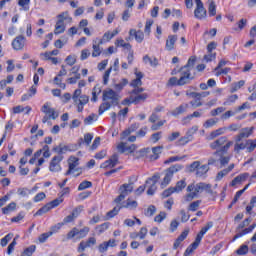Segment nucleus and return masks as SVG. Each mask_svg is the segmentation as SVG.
<instances>
[{
	"mask_svg": "<svg viewBox=\"0 0 256 256\" xmlns=\"http://www.w3.org/2000/svg\"><path fill=\"white\" fill-rule=\"evenodd\" d=\"M129 33L131 36L134 35L137 43H143V39H145V34H143V31L141 30L136 31L135 29H131Z\"/></svg>",
	"mask_w": 256,
	"mask_h": 256,
	"instance_id": "28",
	"label": "nucleus"
},
{
	"mask_svg": "<svg viewBox=\"0 0 256 256\" xmlns=\"http://www.w3.org/2000/svg\"><path fill=\"white\" fill-rule=\"evenodd\" d=\"M61 161H63V155L54 156L50 161L49 171L59 173L61 171Z\"/></svg>",
	"mask_w": 256,
	"mask_h": 256,
	"instance_id": "8",
	"label": "nucleus"
},
{
	"mask_svg": "<svg viewBox=\"0 0 256 256\" xmlns=\"http://www.w3.org/2000/svg\"><path fill=\"white\" fill-rule=\"evenodd\" d=\"M246 143L247 145H249V147H247V152L253 153V151H255V148H256V139L254 140L248 139L246 140Z\"/></svg>",
	"mask_w": 256,
	"mask_h": 256,
	"instance_id": "45",
	"label": "nucleus"
},
{
	"mask_svg": "<svg viewBox=\"0 0 256 256\" xmlns=\"http://www.w3.org/2000/svg\"><path fill=\"white\" fill-rule=\"evenodd\" d=\"M99 95H101V87L95 86L92 90V98L91 101L93 103H97V97H99Z\"/></svg>",
	"mask_w": 256,
	"mask_h": 256,
	"instance_id": "38",
	"label": "nucleus"
},
{
	"mask_svg": "<svg viewBox=\"0 0 256 256\" xmlns=\"http://www.w3.org/2000/svg\"><path fill=\"white\" fill-rule=\"evenodd\" d=\"M91 141H93V134L86 133L84 135V139L80 138L78 140V145H79V147H81L83 145V143H85V145H87V147H89V145H91Z\"/></svg>",
	"mask_w": 256,
	"mask_h": 256,
	"instance_id": "30",
	"label": "nucleus"
},
{
	"mask_svg": "<svg viewBox=\"0 0 256 256\" xmlns=\"http://www.w3.org/2000/svg\"><path fill=\"white\" fill-rule=\"evenodd\" d=\"M248 178H249V173L240 174L232 180V182L230 183V186L235 187V185H239L243 183V181H247Z\"/></svg>",
	"mask_w": 256,
	"mask_h": 256,
	"instance_id": "21",
	"label": "nucleus"
},
{
	"mask_svg": "<svg viewBox=\"0 0 256 256\" xmlns=\"http://www.w3.org/2000/svg\"><path fill=\"white\" fill-rule=\"evenodd\" d=\"M167 218V213L165 212H160L157 216H155L154 221L156 223H162L163 220Z\"/></svg>",
	"mask_w": 256,
	"mask_h": 256,
	"instance_id": "59",
	"label": "nucleus"
},
{
	"mask_svg": "<svg viewBox=\"0 0 256 256\" xmlns=\"http://www.w3.org/2000/svg\"><path fill=\"white\" fill-rule=\"evenodd\" d=\"M256 227V223H253L252 225H250L248 228L243 229L241 232L237 233L234 237H233V241H237V239H239L240 237H243L244 235H247L249 233L253 232V229H255Z\"/></svg>",
	"mask_w": 256,
	"mask_h": 256,
	"instance_id": "24",
	"label": "nucleus"
},
{
	"mask_svg": "<svg viewBox=\"0 0 256 256\" xmlns=\"http://www.w3.org/2000/svg\"><path fill=\"white\" fill-rule=\"evenodd\" d=\"M115 35H119V30H114L112 33L111 32H105L103 35V40L105 41H111Z\"/></svg>",
	"mask_w": 256,
	"mask_h": 256,
	"instance_id": "42",
	"label": "nucleus"
},
{
	"mask_svg": "<svg viewBox=\"0 0 256 256\" xmlns=\"http://www.w3.org/2000/svg\"><path fill=\"white\" fill-rule=\"evenodd\" d=\"M36 249H37V246L31 245L28 248L24 249V251L21 253V256H31L35 253Z\"/></svg>",
	"mask_w": 256,
	"mask_h": 256,
	"instance_id": "41",
	"label": "nucleus"
},
{
	"mask_svg": "<svg viewBox=\"0 0 256 256\" xmlns=\"http://www.w3.org/2000/svg\"><path fill=\"white\" fill-rule=\"evenodd\" d=\"M65 62L70 67H73V65H75V63H77V58H75V56L69 55V56L66 57Z\"/></svg>",
	"mask_w": 256,
	"mask_h": 256,
	"instance_id": "62",
	"label": "nucleus"
},
{
	"mask_svg": "<svg viewBox=\"0 0 256 256\" xmlns=\"http://www.w3.org/2000/svg\"><path fill=\"white\" fill-rule=\"evenodd\" d=\"M102 101L104 102L99 106V115H102L105 111H109L111 107H117L119 101H121V96L115 90L107 88L102 92Z\"/></svg>",
	"mask_w": 256,
	"mask_h": 256,
	"instance_id": "1",
	"label": "nucleus"
},
{
	"mask_svg": "<svg viewBox=\"0 0 256 256\" xmlns=\"http://www.w3.org/2000/svg\"><path fill=\"white\" fill-rule=\"evenodd\" d=\"M42 113H45V115L49 116L50 119H57L59 117V113H57L53 108H51L49 102H46L42 108H41Z\"/></svg>",
	"mask_w": 256,
	"mask_h": 256,
	"instance_id": "13",
	"label": "nucleus"
},
{
	"mask_svg": "<svg viewBox=\"0 0 256 256\" xmlns=\"http://www.w3.org/2000/svg\"><path fill=\"white\" fill-rule=\"evenodd\" d=\"M25 36L20 35L17 36L13 41H12V47L15 49V51H21L23 47H25Z\"/></svg>",
	"mask_w": 256,
	"mask_h": 256,
	"instance_id": "16",
	"label": "nucleus"
},
{
	"mask_svg": "<svg viewBox=\"0 0 256 256\" xmlns=\"http://www.w3.org/2000/svg\"><path fill=\"white\" fill-rule=\"evenodd\" d=\"M233 169H235V164H230L228 168L223 169L220 172H218V174L216 176V181H221V179H223V177H225L226 175H229V173H231V171H233Z\"/></svg>",
	"mask_w": 256,
	"mask_h": 256,
	"instance_id": "25",
	"label": "nucleus"
},
{
	"mask_svg": "<svg viewBox=\"0 0 256 256\" xmlns=\"http://www.w3.org/2000/svg\"><path fill=\"white\" fill-rule=\"evenodd\" d=\"M163 151V146H157L152 148V153L154 155V159H159V155H161V152Z\"/></svg>",
	"mask_w": 256,
	"mask_h": 256,
	"instance_id": "58",
	"label": "nucleus"
},
{
	"mask_svg": "<svg viewBox=\"0 0 256 256\" xmlns=\"http://www.w3.org/2000/svg\"><path fill=\"white\" fill-rule=\"evenodd\" d=\"M181 169H183V165H181V164H174V165L170 166L166 170L165 177L163 178V181L161 182V188L165 189V187H167V185H169V183H171V179H173V176L175 175V173H179V171H181Z\"/></svg>",
	"mask_w": 256,
	"mask_h": 256,
	"instance_id": "5",
	"label": "nucleus"
},
{
	"mask_svg": "<svg viewBox=\"0 0 256 256\" xmlns=\"http://www.w3.org/2000/svg\"><path fill=\"white\" fill-rule=\"evenodd\" d=\"M192 138L189 137L187 134L184 137H181L177 142L176 145L178 146H183V145H187V143H189V141H191Z\"/></svg>",
	"mask_w": 256,
	"mask_h": 256,
	"instance_id": "51",
	"label": "nucleus"
},
{
	"mask_svg": "<svg viewBox=\"0 0 256 256\" xmlns=\"http://www.w3.org/2000/svg\"><path fill=\"white\" fill-rule=\"evenodd\" d=\"M77 233H79V229L77 227H74L71 229V231L67 234V239H73L74 237H77Z\"/></svg>",
	"mask_w": 256,
	"mask_h": 256,
	"instance_id": "64",
	"label": "nucleus"
},
{
	"mask_svg": "<svg viewBox=\"0 0 256 256\" xmlns=\"http://www.w3.org/2000/svg\"><path fill=\"white\" fill-rule=\"evenodd\" d=\"M119 191L127 197V195L133 193V183L121 185Z\"/></svg>",
	"mask_w": 256,
	"mask_h": 256,
	"instance_id": "29",
	"label": "nucleus"
},
{
	"mask_svg": "<svg viewBox=\"0 0 256 256\" xmlns=\"http://www.w3.org/2000/svg\"><path fill=\"white\" fill-rule=\"evenodd\" d=\"M186 187H187V182L184 178L176 183L174 190L176 191V193H181V191H183Z\"/></svg>",
	"mask_w": 256,
	"mask_h": 256,
	"instance_id": "32",
	"label": "nucleus"
},
{
	"mask_svg": "<svg viewBox=\"0 0 256 256\" xmlns=\"http://www.w3.org/2000/svg\"><path fill=\"white\" fill-rule=\"evenodd\" d=\"M29 3L31 0H19L18 5L23 8L24 11H29Z\"/></svg>",
	"mask_w": 256,
	"mask_h": 256,
	"instance_id": "57",
	"label": "nucleus"
},
{
	"mask_svg": "<svg viewBox=\"0 0 256 256\" xmlns=\"http://www.w3.org/2000/svg\"><path fill=\"white\" fill-rule=\"evenodd\" d=\"M82 91L80 88L76 89L72 95L74 105L77 107L78 113H83V109L87 103H89V96L81 95Z\"/></svg>",
	"mask_w": 256,
	"mask_h": 256,
	"instance_id": "3",
	"label": "nucleus"
},
{
	"mask_svg": "<svg viewBox=\"0 0 256 256\" xmlns=\"http://www.w3.org/2000/svg\"><path fill=\"white\" fill-rule=\"evenodd\" d=\"M117 151L121 154L123 153H135V151L137 150V145L135 144H131L130 146H127V142H120L117 145Z\"/></svg>",
	"mask_w": 256,
	"mask_h": 256,
	"instance_id": "10",
	"label": "nucleus"
},
{
	"mask_svg": "<svg viewBox=\"0 0 256 256\" xmlns=\"http://www.w3.org/2000/svg\"><path fill=\"white\" fill-rule=\"evenodd\" d=\"M159 179H161V176H159V174H154L152 177L146 180V185H157Z\"/></svg>",
	"mask_w": 256,
	"mask_h": 256,
	"instance_id": "43",
	"label": "nucleus"
},
{
	"mask_svg": "<svg viewBox=\"0 0 256 256\" xmlns=\"http://www.w3.org/2000/svg\"><path fill=\"white\" fill-rule=\"evenodd\" d=\"M223 111H225L224 107H218L216 109L211 110L210 115L211 117H217V115L223 113Z\"/></svg>",
	"mask_w": 256,
	"mask_h": 256,
	"instance_id": "63",
	"label": "nucleus"
},
{
	"mask_svg": "<svg viewBox=\"0 0 256 256\" xmlns=\"http://www.w3.org/2000/svg\"><path fill=\"white\" fill-rule=\"evenodd\" d=\"M68 165H69V168L65 173L66 176L73 175V171H75V169L79 167V158L75 156H71L68 160Z\"/></svg>",
	"mask_w": 256,
	"mask_h": 256,
	"instance_id": "15",
	"label": "nucleus"
},
{
	"mask_svg": "<svg viewBox=\"0 0 256 256\" xmlns=\"http://www.w3.org/2000/svg\"><path fill=\"white\" fill-rule=\"evenodd\" d=\"M147 97H149L147 93L138 94L136 96L130 95L131 103H134V105H139V103L145 102L147 100Z\"/></svg>",
	"mask_w": 256,
	"mask_h": 256,
	"instance_id": "19",
	"label": "nucleus"
},
{
	"mask_svg": "<svg viewBox=\"0 0 256 256\" xmlns=\"http://www.w3.org/2000/svg\"><path fill=\"white\" fill-rule=\"evenodd\" d=\"M172 193H177L174 187H169L168 189L162 192V197L167 199V197H171Z\"/></svg>",
	"mask_w": 256,
	"mask_h": 256,
	"instance_id": "53",
	"label": "nucleus"
},
{
	"mask_svg": "<svg viewBox=\"0 0 256 256\" xmlns=\"http://www.w3.org/2000/svg\"><path fill=\"white\" fill-rule=\"evenodd\" d=\"M254 129H255L254 127L242 128L240 130L239 134L235 136V138L238 139V141H243V139H249V137H251V135H253Z\"/></svg>",
	"mask_w": 256,
	"mask_h": 256,
	"instance_id": "14",
	"label": "nucleus"
},
{
	"mask_svg": "<svg viewBox=\"0 0 256 256\" xmlns=\"http://www.w3.org/2000/svg\"><path fill=\"white\" fill-rule=\"evenodd\" d=\"M208 13L210 17H215L217 15V5H215V1L209 0Z\"/></svg>",
	"mask_w": 256,
	"mask_h": 256,
	"instance_id": "35",
	"label": "nucleus"
},
{
	"mask_svg": "<svg viewBox=\"0 0 256 256\" xmlns=\"http://www.w3.org/2000/svg\"><path fill=\"white\" fill-rule=\"evenodd\" d=\"M167 86L168 87H175V86L179 87V79H177V77H171L167 82Z\"/></svg>",
	"mask_w": 256,
	"mask_h": 256,
	"instance_id": "60",
	"label": "nucleus"
},
{
	"mask_svg": "<svg viewBox=\"0 0 256 256\" xmlns=\"http://www.w3.org/2000/svg\"><path fill=\"white\" fill-rule=\"evenodd\" d=\"M53 151H55V153H58V155H63V153H67V151H69V147L59 145L54 147Z\"/></svg>",
	"mask_w": 256,
	"mask_h": 256,
	"instance_id": "49",
	"label": "nucleus"
},
{
	"mask_svg": "<svg viewBox=\"0 0 256 256\" xmlns=\"http://www.w3.org/2000/svg\"><path fill=\"white\" fill-rule=\"evenodd\" d=\"M83 205H79L76 208L73 209L72 211V216L75 217L76 219L78 218L79 215H81V213L83 212Z\"/></svg>",
	"mask_w": 256,
	"mask_h": 256,
	"instance_id": "56",
	"label": "nucleus"
},
{
	"mask_svg": "<svg viewBox=\"0 0 256 256\" xmlns=\"http://www.w3.org/2000/svg\"><path fill=\"white\" fill-rule=\"evenodd\" d=\"M217 119L215 118H210L208 120H206L203 124V128L204 129H211V127H215V125H217Z\"/></svg>",
	"mask_w": 256,
	"mask_h": 256,
	"instance_id": "39",
	"label": "nucleus"
},
{
	"mask_svg": "<svg viewBox=\"0 0 256 256\" xmlns=\"http://www.w3.org/2000/svg\"><path fill=\"white\" fill-rule=\"evenodd\" d=\"M178 72H180V78L178 79L179 87H183V85H189V83L195 79V76H193L189 70H183V68H180Z\"/></svg>",
	"mask_w": 256,
	"mask_h": 256,
	"instance_id": "7",
	"label": "nucleus"
},
{
	"mask_svg": "<svg viewBox=\"0 0 256 256\" xmlns=\"http://www.w3.org/2000/svg\"><path fill=\"white\" fill-rule=\"evenodd\" d=\"M200 166H201V162H199V161H194V162H193L192 164H190V166H189V171H190V173H193V172L197 171Z\"/></svg>",
	"mask_w": 256,
	"mask_h": 256,
	"instance_id": "61",
	"label": "nucleus"
},
{
	"mask_svg": "<svg viewBox=\"0 0 256 256\" xmlns=\"http://www.w3.org/2000/svg\"><path fill=\"white\" fill-rule=\"evenodd\" d=\"M119 163V154H113L109 160L101 164V169H113Z\"/></svg>",
	"mask_w": 256,
	"mask_h": 256,
	"instance_id": "12",
	"label": "nucleus"
},
{
	"mask_svg": "<svg viewBox=\"0 0 256 256\" xmlns=\"http://www.w3.org/2000/svg\"><path fill=\"white\" fill-rule=\"evenodd\" d=\"M209 171V165L204 164L200 167H198L196 171V177H203V175H206Z\"/></svg>",
	"mask_w": 256,
	"mask_h": 256,
	"instance_id": "33",
	"label": "nucleus"
},
{
	"mask_svg": "<svg viewBox=\"0 0 256 256\" xmlns=\"http://www.w3.org/2000/svg\"><path fill=\"white\" fill-rule=\"evenodd\" d=\"M92 49V57H99L101 55V47L97 45V40H93Z\"/></svg>",
	"mask_w": 256,
	"mask_h": 256,
	"instance_id": "37",
	"label": "nucleus"
},
{
	"mask_svg": "<svg viewBox=\"0 0 256 256\" xmlns=\"http://www.w3.org/2000/svg\"><path fill=\"white\" fill-rule=\"evenodd\" d=\"M58 21L55 25L54 34L61 35V33H65V21L69 19L71 21V17H69V12H63L57 16Z\"/></svg>",
	"mask_w": 256,
	"mask_h": 256,
	"instance_id": "6",
	"label": "nucleus"
},
{
	"mask_svg": "<svg viewBox=\"0 0 256 256\" xmlns=\"http://www.w3.org/2000/svg\"><path fill=\"white\" fill-rule=\"evenodd\" d=\"M17 209V203L11 202L6 207L2 208L3 215H9V213L15 211Z\"/></svg>",
	"mask_w": 256,
	"mask_h": 256,
	"instance_id": "31",
	"label": "nucleus"
},
{
	"mask_svg": "<svg viewBox=\"0 0 256 256\" xmlns=\"http://www.w3.org/2000/svg\"><path fill=\"white\" fill-rule=\"evenodd\" d=\"M109 247H115V240H109L108 242H103L98 246L99 253H105Z\"/></svg>",
	"mask_w": 256,
	"mask_h": 256,
	"instance_id": "27",
	"label": "nucleus"
},
{
	"mask_svg": "<svg viewBox=\"0 0 256 256\" xmlns=\"http://www.w3.org/2000/svg\"><path fill=\"white\" fill-rule=\"evenodd\" d=\"M93 187V183L91 181L84 180L78 186V191H85V189H90Z\"/></svg>",
	"mask_w": 256,
	"mask_h": 256,
	"instance_id": "40",
	"label": "nucleus"
},
{
	"mask_svg": "<svg viewBox=\"0 0 256 256\" xmlns=\"http://www.w3.org/2000/svg\"><path fill=\"white\" fill-rule=\"evenodd\" d=\"M227 131V127L218 128L210 133V139H215L219 137V135H224Z\"/></svg>",
	"mask_w": 256,
	"mask_h": 256,
	"instance_id": "34",
	"label": "nucleus"
},
{
	"mask_svg": "<svg viewBox=\"0 0 256 256\" xmlns=\"http://www.w3.org/2000/svg\"><path fill=\"white\" fill-rule=\"evenodd\" d=\"M187 109H189V104H181L171 112V115H173V117H179V115L187 113Z\"/></svg>",
	"mask_w": 256,
	"mask_h": 256,
	"instance_id": "20",
	"label": "nucleus"
},
{
	"mask_svg": "<svg viewBox=\"0 0 256 256\" xmlns=\"http://www.w3.org/2000/svg\"><path fill=\"white\" fill-rule=\"evenodd\" d=\"M138 203L135 200H131V198H128L125 202H122L120 207L121 209H130L133 210L136 207H138Z\"/></svg>",
	"mask_w": 256,
	"mask_h": 256,
	"instance_id": "23",
	"label": "nucleus"
},
{
	"mask_svg": "<svg viewBox=\"0 0 256 256\" xmlns=\"http://www.w3.org/2000/svg\"><path fill=\"white\" fill-rule=\"evenodd\" d=\"M187 194L184 195L183 200L185 203H191L193 199H197L199 197V192L203 191V185L200 183L198 184H189L186 188Z\"/></svg>",
	"mask_w": 256,
	"mask_h": 256,
	"instance_id": "4",
	"label": "nucleus"
},
{
	"mask_svg": "<svg viewBox=\"0 0 256 256\" xmlns=\"http://www.w3.org/2000/svg\"><path fill=\"white\" fill-rule=\"evenodd\" d=\"M127 83H129V80L127 79H122L120 83L115 84L114 88L116 89V91H123V88L125 87V85H127Z\"/></svg>",
	"mask_w": 256,
	"mask_h": 256,
	"instance_id": "55",
	"label": "nucleus"
},
{
	"mask_svg": "<svg viewBox=\"0 0 256 256\" xmlns=\"http://www.w3.org/2000/svg\"><path fill=\"white\" fill-rule=\"evenodd\" d=\"M135 76H136V79L132 80L130 83L131 87H141V85H143V81H141V79L144 77L143 72L137 70L136 68Z\"/></svg>",
	"mask_w": 256,
	"mask_h": 256,
	"instance_id": "18",
	"label": "nucleus"
},
{
	"mask_svg": "<svg viewBox=\"0 0 256 256\" xmlns=\"http://www.w3.org/2000/svg\"><path fill=\"white\" fill-rule=\"evenodd\" d=\"M227 136H222L216 139L214 142L210 143V149L213 151L219 150V153H227L231 146L233 145V141H228Z\"/></svg>",
	"mask_w": 256,
	"mask_h": 256,
	"instance_id": "2",
	"label": "nucleus"
},
{
	"mask_svg": "<svg viewBox=\"0 0 256 256\" xmlns=\"http://www.w3.org/2000/svg\"><path fill=\"white\" fill-rule=\"evenodd\" d=\"M195 3L196 9L194 10V15L196 19H205V17H207V10L205 9L203 2L201 0H195Z\"/></svg>",
	"mask_w": 256,
	"mask_h": 256,
	"instance_id": "9",
	"label": "nucleus"
},
{
	"mask_svg": "<svg viewBox=\"0 0 256 256\" xmlns=\"http://www.w3.org/2000/svg\"><path fill=\"white\" fill-rule=\"evenodd\" d=\"M237 255H247L249 253V246L247 245H242L239 247L238 250H236Z\"/></svg>",
	"mask_w": 256,
	"mask_h": 256,
	"instance_id": "52",
	"label": "nucleus"
},
{
	"mask_svg": "<svg viewBox=\"0 0 256 256\" xmlns=\"http://www.w3.org/2000/svg\"><path fill=\"white\" fill-rule=\"evenodd\" d=\"M90 228L85 226L81 230H78L77 236L79 239H85L86 235H89Z\"/></svg>",
	"mask_w": 256,
	"mask_h": 256,
	"instance_id": "46",
	"label": "nucleus"
},
{
	"mask_svg": "<svg viewBox=\"0 0 256 256\" xmlns=\"http://www.w3.org/2000/svg\"><path fill=\"white\" fill-rule=\"evenodd\" d=\"M196 61H197V57L191 56L187 64L181 67V69H183V71H189L191 73V71H193V68L195 67Z\"/></svg>",
	"mask_w": 256,
	"mask_h": 256,
	"instance_id": "26",
	"label": "nucleus"
},
{
	"mask_svg": "<svg viewBox=\"0 0 256 256\" xmlns=\"http://www.w3.org/2000/svg\"><path fill=\"white\" fill-rule=\"evenodd\" d=\"M119 211H121V206H116L111 211L107 212L108 219H113L115 215L119 214Z\"/></svg>",
	"mask_w": 256,
	"mask_h": 256,
	"instance_id": "48",
	"label": "nucleus"
},
{
	"mask_svg": "<svg viewBox=\"0 0 256 256\" xmlns=\"http://www.w3.org/2000/svg\"><path fill=\"white\" fill-rule=\"evenodd\" d=\"M13 239V233H8L4 238L1 239L0 245L1 247H7V243H9Z\"/></svg>",
	"mask_w": 256,
	"mask_h": 256,
	"instance_id": "44",
	"label": "nucleus"
},
{
	"mask_svg": "<svg viewBox=\"0 0 256 256\" xmlns=\"http://www.w3.org/2000/svg\"><path fill=\"white\" fill-rule=\"evenodd\" d=\"M51 235H53V232H46L41 234L38 237L39 243H45L49 239V237H51Z\"/></svg>",
	"mask_w": 256,
	"mask_h": 256,
	"instance_id": "54",
	"label": "nucleus"
},
{
	"mask_svg": "<svg viewBox=\"0 0 256 256\" xmlns=\"http://www.w3.org/2000/svg\"><path fill=\"white\" fill-rule=\"evenodd\" d=\"M97 244V239H95V237H90L87 239V241L82 240L77 248L78 253H83L85 251V249L89 248V247H93V245Z\"/></svg>",
	"mask_w": 256,
	"mask_h": 256,
	"instance_id": "11",
	"label": "nucleus"
},
{
	"mask_svg": "<svg viewBox=\"0 0 256 256\" xmlns=\"http://www.w3.org/2000/svg\"><path fill=\"white\" fill-rule=\"evenodd\" d=\"M144 63H149L151 67H157V58H151L148 55L143 57Z\"/></svg>",
	"mask_w": 256,
	"mask_h": 256,
	"instance_id": "47",
	"label": "nucleus"
},
{
	"mask_svg": "<svg viewBox=\"0 0 256 256\" xmlns=\"http://www.w3.org/2000/svg\"><path fill=\"white\" fill-rule=\"evenodd\" d=\"M200 205H201V200H196V201L190 203V205L188 206V211L195 212V211H197V209H199Z\"/></svg>",
	"mask_w": 256,
	"mask_h": 256,
	"instance_id": "50",
	"label": "nucleus"
},
{
	"mask_svg": "<svg viewBox=\"0 0 256 256\" xmlns=\"http://www.w3.org/2000/svg\"><path fill=\"white\" fill-rule=\"evenodd\" d=\"M238 140V138H235L234 153H236V155H239L241 151L247 149V140Z\"/></svg>",
	"mask_w": 256,
	"mask_h": 256,
	"instance_id": "17",
	"label": "nucleus"
},
{
	"mask_svg": "<svg viewBox=\"0 0 256 256\" xmlns=\"http://www.w3.org/2000/svg\"><path fill=\"white\" fill-rule=\"evenodd\" d=\"M177 35H169L168 39L166 40V50L173 51L175 49V43H177Z\"/></svg>",
	"mask_w": 256,
	"mask_h": 256,
	"instance_id": "22",
	"label": "nucleus"
},
{
	"mask_svg": "<svg viewBox=\"0 0 256 256\" xmlns=\"http://www.w3.org/2000/svg\"><path fill=\"white\" fill-rule=\"evenodd\" d=\"M51 205L49 203H47L46 205H44L42 208H40L35 214L34 217L37 216H41V215H45V213H49V211H51Z\"/></svg>",
	"mask_w": 256,
	"mask_h": 256,
	"instance_id": "36",
	"label": "nucleus"
}]
</instances>
